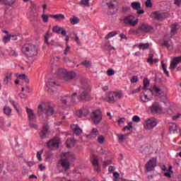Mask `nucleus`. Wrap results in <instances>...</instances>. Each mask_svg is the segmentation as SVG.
I'll return each mask as SVG.
<instances>
[{
    "mask_svg": "<svg viewBox=\"0 0 181 181\" xmlns=\"http://www.w3.org/2000/svg\"><path fill=\"white\" fill-rule=\"evenodd\" d=\"M169 129L171 134H175V132L177 131V125H176V123H170Z\"/></svg>",
    "mask_w": 181,
    "mask_h": 181,
    "instance_id": "obj_26",
    "label": "nucleus"
},
{
    "mask_svg": "<svg viewBox=\"0 0 181 181\" xmlns=\"http://www.w3.org/2000/svg\"><path fill=\"white\" fill-rule=\"evenodd\" d=\"M52 32H54V33H57L58 35H60L61 33L63 36H66L67 35V32H66L63 28L59 27L58 25L53 27Z\"/></svg>",
    "mask_w": 181,
    "mask_h": 181,
    "instance_id": "obj_21",
    "label": "nucleus"
},
{
    "mask_svg": "<svg viewBox=\"0 0 181 181\" xmlns=\"http://www.w3.org/2000/svg\"><path fill=\"white\" fill-rule=\"evenodd\" d=\"M126 136H128V134H117L119 142H122Z\"/></svg>",
    "mask_w": 181,
    "mask_h": 181,
    "instance_id": "obj_42",
    "label": "nucleus"
},
{
    "mask_svg": "<svg viewBox=\"0 0 181 181\" xmlns=\"http://www.w3.org/2000/svg\"><path fill=\"white\" fill-rule=\"evenodd\" d=\"M174 4H175V5L178 6V8H180L181 0H174Z\"/></svg>",
    "mask_w": 181,
    "mask_h": 181,
    "instance_id": "obj_63",
    "label": "nucleus"
},
{
    "mask_svg": "<svg viewBox=\"0 0 181 181\" xmlns=\"http://www.w3.org/2000/svg\"><path fill=\"white\" fill-rule=\"evenodd\" d=\"M55 19H57V21H63L64 19H66V17L64 14H56Z\"/></svg>",
    "mask_w": 181,
    "mask_h": 181,
    "instance_id": "obj_43",
    "label": "nucleus"
},
{
    "mask_svg": "<svg viewBox=\"0 0 181 181\" xmlns=\"http://www.w3.org/2000/svg\"><path fill=\"white\" fill-rule=\"evenodd\" d=\"M111 163H112V161L111 160L103 161V168H107V166H108V165H111Z\"/></svg>",
    "mask_w": 181,
    "mask_h": 181,
    "instance_id": "obj_55",
    "label": "nucleus"
},
{
    "mask_svg": "<svg viewBox=\"0 0 181 181\" xmlns=\"http://www.w3.org/2000/svg\"><path fill=\"white\" fill-rule=\"evenodd\" d=\"M66 48L64 51V56H67V53H69V52H70V46L69 45V43H66Z\"/></svg>",
    "mask_w": 181,
    "mask_h": 181,
    "instance_id": "obj_47",
    "label": "nucleus"
},
{
    "mask_svg": "<svg viewBox=\"0 0 181 181\" xmlns=\"http://www.w3.org/2000/svg\"><path fill=\"white\" fill-rule=\"evenodd\" d=\"M158 163V158L156 157L151 158L145 165L146 168V173H148L149 172H153V170H155L156 166H157Z\"/></svg>",
    "mask_w": 181,
    "mask_h": 181,
    "instance_id": "obj_8",
    "label": "nucleus"
},
{
    "mask_svg": "<svg viewBox=\"0 0 181 181\" xmlns=\"http://www.w3.org/2000/svg\"><path fill=\"white\" fill-rule=\"evenodd\" d=\"M131 6L134 11H137L138 15H142V13H145V11L140 10L141 9V3L139 2H132Z\"/></svg>",
    "mask_w": 181,
    "mask_h": 181,
    "instance_id": "obj_20",
    "label": "nucleus"
},
{
    "mask_svg": "<svg viewBox=\"0 0 181 181\" xmlns=\"http://www.w3.org/2000/svg\"><path fill=\"white\" fill-rule=\"evenodd\" d=\"M152 30H153V28H152V26L146 23H142L137 29L134 30V33L136 35H141V33H149V32H152Z\"/></svg>",
    "mask_w": 181,
    "mask_h": 181,
    "instance_id": "obj_9",
    "label": "nucleus"
},
{
    "mask_svg": "<svg viewBox=\"0 0 181 181\" xmlns=\"http://www.w3.org/2000/svg\"><path fill=\"white\" fill-rule=\"evenodd\" d=\"M80 91L81 94L78 96V100L80 101H90V100H91V95H90L91 89L89 86H83Z\"/></svg>",
    "mask_w": 181,
    "mask_h": 181,
    "instance_id": "obj_3",
    "label": "nucleus"
},
{
    "mask_svg": "<svg viewBox=\"0 0 181 181\" xmlns=\"http://www.w3.org/2000/svg\"><path fill=\"white\" fill-rule=\"evenodd\" d=\"M123 22L125 25H131V26H136L138 25V19L135 20V16L132 15L124 17Z\"/></svg>",
    "mask_w": 181,
    "mask_h": 181,
    "instance_id": "obj_13",
    "label": "nucleus"
},
{
    "mask_svg": "<svg viewBox=\"0 0 181 181\" xmlns=\"http://www.w3.org/2000/svg\"><path fill=\"white\" fill-rule=\"evenodd\" d=\"M118 124L119 125H122V124H125V118L122 117L119 119Z\"/></svg>",
    "mask_w": 181,
    "mask_h": 181,
    "instance_id": "obj_60",
    "label": "nucleus"
},
{
    "mask_svg": "<svg viewBox=\"0 0 181 181\" xmlns=\"http://www.w3.org/2000/svg\"><path fill=\"white\" fill-rule=\"evenodd\" d=\"M29 125H30V128H34V129H37L39 128L37 124H34V123H30Z\"/></svg>",
    "mask_w": 181,
    "mask_h": 181,
    "instance_id": "obj_62",
    "label": "nucleus"
},
{
    "mask_svg": "<svg viewBox=\"0 0 181 181\" xmlns=\"http://www.w3.org/2000/svg\"><path fill=\"white\" fill-rule=\"evenodd\" d=\"M8 54L9 56H13V57H18V53H16V51L13 49H11Z\"/></svg>",
    "mask_w": 181,
    "mask_h": 181,
    "instance_id": "obj_50",
    "label": "nucleus"
},
{
    "mask_svg": "<svg viewBox=\"0 0 181 181\" xmlns=\"http://www.w3.org/2000/svg\"><path fill=\"white\" fill-rule=\"evenodd\" d=\"M4 112L6 115H7V117H9V115H11L12 112V110L11 109V107L6 106L4 107Z\"/></svg>",
    "mask_w": 181,
    "mask_h": 181,
    "instance_id": "obj_36",
    "label": "nucleus"
},
{
    "mask_svg": "<svg viewBox=\"0 0 181 181\" xmlns=\"http://www.w3.org/2000/svg\"><path fill=\"white\" fill-rule=\"evenodd\" d=\"M149 91H151L152 93V91H154V93H156V94H158L159 95H160V88L156 87V86H153L152 89H148Z\"/></svg>",
    "mask_w": 181,
    "mask_h": 181,
    "instance_id": "obj_37",
    "label": "nucleus"
},
{
    "mask_svg": "<svg viewBox=\"0 0 181 181\" xmlns=\"http://www.w3.org/2000/svg\"><path fill=\"white\" fill-rule=\"evenodd\" d=\"M15 2H16V0H1V4L7 6H12Z\"/></svg>",
    "mask_w": 181,
    "mask_h": 181,
    "instance_id": "obj_30",
    "label": "nucleus"
},
{
    "mask_svg": "<svg viewBox=\"0 0 181 181\" xmlns=\"http://www.w3.org/2000/svg\"><path fill=\"white\" fill-rule=\"evenodd\" d=\"M91 162L93 166L94 167L95 172L100 173V172H101V165H100V160L98 159V157L93 155L92 156Z\"/></svg>",
    "mask_w": 181,
    "mask_h": 181,
    "instance_id": "obj_14",
    "label": "nucleus"
},
{
    "mask_svg": "<svg viewBox=\"0 0 181 181\" xmlns=\"http://www.w3.org/2000/svg\"><path fill=\"white\" fill-rule=\"evenodd\" d=\"M81 5H84L85 6H90V0H81Z\"/></svg>",
    "mask_w": 181,
    "mask_h": 181,
    "instance_id": "obj_52",
    "label": "nucleus"
},
{
    "mask_svg": "<svg viewBox=\"0 0 181 181\" xmlns=\"http://www.w3.org/2000/svg\"><path fill=\"white\" fill-rule=\"evenodd\" d=\"M131 83H138L139 80H138V76H132V78L130 79Z\"/></svg>",
    "mask_w": 181,
    "mask_h": 181,
    "instance_id": "obj_57",
    "label": "nucleus"
},
{
    "mask_svg": "<svg viewBox=\"0 0 181 181\" xmlns=\"http://www.w3.org/2000/svg\"><path fill=\"white\" fill-rule=\"evenodd\" d=\"M132 121L133 122H141V117H139L138 115H134L132 117Z\"/></svg>",
    "mask_w": 181,
    "mask_h": 181,
    "instance_id": "obj_49",
    "label": "nucleus"
},
{
    "mask_svg": "<svg viewBox=\"0 0 181 181\" xmlns=\"http://www.w3.org/2000/svg\"><path fill=\"white\" fill-rule=\"evenodd\" d=\"M77 96V93H74L71 95L64 96L59 99V101L62 104H65L66 105H73L74 103H76V97Z\"/></svg>",
    "mask_w": 181,
    "mask_h": 181,
    "instance_id": "obj_7",
    "label": "nucleus"
},
{
    "mask_svg": "<svg viewBox=\"0 0 181 181\" xmlns=\"http://www.w3.org/2000/svg\"><path fill=\"white\" fill-rule=\"evenodd\" d=\"M139 48L141 50L142 49V50H146V49H149V43H140L139 45Z\"/></svg>",
    "mask_w": 181,
    "mask_h": 181,
    "instance_id": "obj_35",
    "label": "nucleus"
},
{
    "mask_svg": "<svg viewBox=\"0 0 181 181\" xmlns=\"http://www.w3.org/2000/svg\"><path fill=\"white\" fill-rule=\"evenodd\" d=\"M150 110L151 111L152 114H162L163 112L162 106H160L158 102L153 103L151 107H150Z\"/></svg>",
    "mask_w": 181,
    "mask_h": 181,
    "instance_id": "obj_15",
    "label": "nucleus"
},
{
    "mask_svg": "<svg viewBox=\"0 0 181 181\" xmlns=\"http://www.w3.org/2000/svg\"><path fill=\"white\" fill-rule=\"evenodd\" d=\"M105 141V137H104V136L100 135L98 136V142L99 144H104Z\"/></svg>",
    "mask_w": 181,
    "mask_h": 181,
    "instance_id": "obj_46",
    "label": "nucleus"
},
{
    "mask_svg": "<svg viewBox=\"0 0 181 181\" xmlns=\"http://www.w3.org/2000/svg\"><path fill=\"white\" fill-rule=\"evenodd\" d=\"M66 145L68 148H71L76 145V140L74 139H68L66 141Z\"/></svg>",
    "mask_w": 181,
    "mask_h": 181,
    "instance_id": "obj_27",
    "label": "nucleus"
},
{
    "mask_svg": "<svg viewBox=\"0 0 181 181\" xmlns=\"http://www.w3.org/2000/svg\"><path fill=\"white\" fill-rule=\"evenodd\" d=\"M52 37V33H50V30L46 33L45 36V43H46L49 46V39Z\"/></svg>",
    "mask_w": 181,
    "mask_h": 181,
    "instance_id": "obj_31",
    "label": "nucleus"
},
{
    "mask_svg": "<svg viewBox=\"0 0 181 181\" xmlns=\"http://www.w3.org/2000/svg\"><path fill=\"white\" fill-rule=\"evenodd\" d=\"M57 169L61 173L67 172L70 169V162L66 158H62L57 162Z\"/></svg>",
    "mask_w": 181,
    "mask_h": 181,
    "instance_id": "obj_4",
    "label": "nucleus"
},
{
    "mask_svg": "<svg viewBox=\"0 0 181 181\" xmlns=\"http://www.w3.org/2000/svg\"><path fill=\"white\" fill-rule=\"evenodd\" d=\"M115 74V71L112 69H109L107 70V76H114Z\"/></svg>",
    "mask_w": 181,
    "mask_h": 181,
    "instance_id": "obj_56",
    "label": "nucleus"
},
{
    "mask_svg": "<svg viewBox=\"0 0 181 181\" xmlns=\"http://www.w3.org/2000/svg\"><path fill=\"white\" fill-rule=\"evenodd\" d=\"M158 125V119L154 117L147 118L144 120V128L146 131H151Z\"/></svg>",
    "mask_w": 181,
    "mask_h": 181,
    "instance_id": "obj_6",
    "label": "nucleus"
},
{
    "mask_svg": "<svg viewBox=\"0 0 181 181\" xmlns=\"http://www.w3.org/2000/svg\"><path fill=\"white\" fill-rule=\"evenodd\" d=\"M60 145V139L55 137L51 140H49L47 143V148H49L51 151L53 149H57Z\"/></svg>",
    "mask_w": 181,
    "mask_h": 181,
    "instance_id": "obj_12",
    "label": "nucleus"
},
{
    "mask_svg": "<svg viewBox=\"0 0 181 181\" xmlns=\"http://www.w3.org/2000/svg\"><path fill=\"white\" fill-rule=\"evenodd\" d=\"M42 153H43V151H38L37 153V158L38 160H40V162L42 160Z\"/></svg>",
    "mask_w": 181,
    "mask_h": 181,
    "instance_id": "obj_58",
    "label": "nucleus"
},
{
    "mask_svg": "<svg viewBox=\"0 0 181 181\" xmlns=\"http://www.w3.org/2000/svg\"><path fill=\"white\" fill-rule=\"evenodd\" d=\"M25 110L29 121H30V122L36 121V115L35 114V111H33L32 109H30L28 107H25Z\"/></svg>",
    "mask_w": 181,
    "mask_h": 181,
    "instance_id": "obj_19",
    "label": "nucleus"
},
{
    "mask_svg": "<svg viewBox=\"0 0 181 181\" xmlns=\"http://www.w3.org/2000/svg\"><path fill=\"white\" fill-rule=\"evenodd\" d=\"M61 157L68 160V162H74L76 160V156L71 152L62 153Z\"/></svg>",
    "mask_w": 181,
    "mask_h": 181,
    "instance_id": "obj_18",
    "label": "nucleus"
},
{
    "mask_svg": "<svg viewBox=\"0 0 181 181\" xmlns=\"http://www.w3.org/2000/svg\"><path fill=\"white\" fill-rule=\"evenodd\" d=\"M71 128L75 135H81L83 132V130L77 124H72Z\"/></svg>",
    "mask_w": 181,
    "mask_h": 181,
    "instance_id": "obj_25",
    "label": "nucleus"
},
{
    "mask_svg": "<svg viewBox=\"0 0 181 181\" xmlns=\"http://www.w3.org/2000/svg\"><path fill=\"white\" fill-rule=\"evenodd\" d=\"M107 5L109 9H114L115 6H118V2L116 0H113L109 3H107Z\"/></svg>",
    "mask_w": 181,
    "mask_h": 181,
    "instance_id": "obj_28",
    "label": "nucleus"
},
{
    "mask_svg": "<svg viewBox=\"0 0 181 181\" xmlns=\"http://www.w3.org/2000/svg\"><path fill=\"white\" fill-rule=\"evenodd\" d=\"M19 78L20 80H23L25 83H29V78H28V76L25 74L20 75Z\"/></svg>",
    "mask_w": 181,
    "mask_h": 181,
    "instance_id": "obj_40",
    "label": "nucleus"
},
{
    "mask_svg": "<svg viewBox=\"0 0 181 181\" xmlns=\"http://www.w3.org/2000/svg\"><path fill=\"white\" fill-rule=\"evenodd\" d=\"M41 18L44 23H47V22H49V16L47 14H42Z\"/></svg>",
    "mask_w": 181,
    "mask_h": 181,
    "instance_id": "obj_41",
    "label": "nucleus"
},
{
    "mask_svg": "<svg viewBox=\"0 0 181 181\" xmlns=\"http://www.w3.org/2000/svg\"><path fill=\"white\" fill-rule=\"evenodd\" d=\"M11 35L8 34L7 35H5L3 38V40L4 43H8V42H11Z\"/></svg>",
    "mask_w": 181,
    "mask_h": 181,
    "instance_id": "obj_45",
    "label": "nucleus"
},
{
    "mask_svg": "<svg viewBox=\"0 0 181 181\" xmlns=\"http://www.w3.org/2000/svg\"><path fill=\"white\" fill-rule=\"evenodd\" d=\"M140 98L143 103H148V101H151V99L148 97V95L145 93H142Z\"/></svg>",
    "mask_w": 181,
    "mask_h": 181,
    "instance_id": "obj_32",
    "label": "nucleus"
},
{
    "mask_svg": "<svg viewBox=\"0 0 181 181\" xmlns=\"http://www.w3.org/2000/svg\"><path fill=\"white\" fill-rule=\"evenodd\" d=\"M10 79H11V74H10V76H6V78H4V84H8V83H9Z\"/></svg>",
    "mask_w": 181,
    "mask_h": 181,
    "instance_id": "obj_64",
    "label": "nucleus"
},
{
    "mask_svg": "<svg viewBox=\"0 0 181 181\" xmlns=\"http://www.w3.org/2000/svg\"><path fill=\"white\" fill-rule=\"evenodd\" d=\"M116 35H118V32H117V31H112V32L109 33L105 37V39H106L107 40H108V39H111V37H114V36H115Z\"/></svg>",
    "mask_w": 181,
    "mask_h": 181,
    "instance_id": "obj_33",
    "label": "nucleus"
},
{
    "mask_svg": "<svg viewBox=\"0 0 181 181\" xmlns=\"http://www.w3.org/2000/svg\"><path fill=\"white\" fill-rule=\"evenodd\" d=\"M71 25H77V23H78V22H80V19H78V18L74 16L72 18H71L69 19Z\"/></svg>",
    "mask_w": 181,
    "mask_h": 181,
    "instance_id": "obj_34",
    "label": "nucleus"
},
{
    "mask_svg": "<svg viewBox=\"0 0 181 181\" xmlns=\"http://www.w3.org/2000/svg\"><path fill=\"white\" fill-rule=\"evenodd\" d=\"M122 97V94L118 92H110L108 94V100L111 104L117 103L118 100H120Z\"/></svg>",
    "mask_w": 181,
    "mask_h": 181,
    "instance_id": "obj_11",
    "label": "nucleus"
},
{
    "mask_svg": "<svg viewBox=\"0 0 181 181\" xmlns=\"http://www.w3.org/2000/svg\"><path fill=\"white\" fill-rule=\"evenodd\" d=\"M153 6V4H152L151 0H146V8H152Z\"/></svg>",
    "mask_w": 181,
    "mask_h": 181,
    "instance_id": "obj_51",
    "label": "nucleus"
},
{
    "mask_svg": "<svg viewBox=\"0 0 181 181\" xmlns=\"http://www.w3.org/2000/svg\"><path fill=\"white\" fill-rule=\"evenodd\" d=\"M0 127L1 128L5 127V121L4 120V117H0Z\"/></svg>",
    "mask_w": 181,
    "mask_h": 181,
    "instance_id": "obj_61",
    "label": "nucleus"
},
{
    "mask_svg": "<svg viewBox=\"0 0 181 181\" xmlns=\"http://www.w3.org/2000/svg\"><path fill=\"white\" fill-rule=\"evenodd\" d=\"M90 114V112L88 111V109L87 108H82L79 111L76 112V115L79 118H83L84 117H87Z\"/></svg>",
    "mask_w": 181,
    "mask_h": 181,
    "instance_id": "obj_22",
    "label": "nucleus"
},
{
    "mask_svg": "<svg viewBox=\"0 0 181 181\" xmlns=\"http://www.w3.org/2000/svg\"><path fill=\"white\" fill-rule=\"evenodd\" d=\"M114 170H115V167L112 165L109 166V168H108L109 173H113Z\"/></svg>",
    "mask_w": 181,
    "mask_h": 181,
    "instance_id": "obj_59",
    "label": "nucleus"
},
{
    "mask_svg": "<svg viewBox=\"0 0 181 181\" xmlns=\"http://www.w3.org/2000/svg\"><path fill=\"white\" fill-rule=\"evenodd\" d=\"M180 29V25L177 24V23H173L171 25V30H170V35L171 36H175L176 33H177V30Z\"/></svg>",
    "mask_w": 181,
    "mask_h": 181,
    "instance_id": "obj_23",
    "label": "nucleus"
},
{
    "mask_svg": "<svg viewBox=\"0 0 181 181\" xmlns=\"http://www.w3.org/2000/svg\"><path fill=\"white\" fill-rule=\"evenodd\" d=\"M161 46H164L165 47H167V49H169V47H170V44H169V41L164 40L163 43L161 44Z\"/></svg>",
    "mask_w": 181,
    "mask_h": 181,
    "instance_id": "obj_53",
    "label": "nucleus"
},
{
    "mask_svg": "<svg viewBox=\"0 0 181 181\" xmlns=\"http://www.w3.org/2000/svg\"><path fill=\"white\" fill-rule=\"evenodd\" d=\"M143 84H144V88H148V87H149V84H151V81H149L148 78H146L143 81Z\"/></svg>",
    "mask_w": 181,
    "mask_h": 181,
    "instance_id": "obj_38",
    "label": "nucleus"
},
{
    "mask_svg": "<svg viewBox=\"0 0 181 181\" xmlns=\"http://www.w3.org/2000/svg\"><path fill=\"white\" fill-rule=\"evenodd\" d=\"M147 63L150 64H153V54H149L148 58L147 59Z\"/></svg>",
    "mask_w": 181,
    "mask_h": 181,
    "instance_id": "obj_44",
    "label": "nucleus"
},
{
    "mask_svg": "<svg viewBox=\"0 0 181 181\" xmlns=\"http://www.w3.org/2000/svg\"><path fill=\"white\" fill-rule=\"evenodd\" d=\"M58 76L63 77L66 81H70L76 78V74L75 72H67L65 69H61L58 70Z\"/></svg>",
    "mask_w": 181,
    "mask_h": 181,
    "instance_id": "obj_5",
    "label": "nucleus"
},
{
    "mask_svg": "<svg viewBox=\"0 0 181 181\" xmlns=\"http://www.w3.org/2000/svg\"><path fill=\"white\" fill-rule=\"evenodd\" d=\"M97 134H98V130L97 129H93L92 132L88 136L90 139H94L97 138Z\"/></svg>",
    "mask_w": 181,
    "mask_h": 181,
    "instance_id": "obj_29",
    "label": "nucleus"
},
{
    "mask_svg": "<svg viewBox=\"0 0 181 181\" xmlns=\"http://www.w3.org/2000/svg\"><path fill=\"white\" fill-rule=\"evenodd\" d=\"M167 16H168V13H159V12L154 13V18L155 19H158V21H163V19H165Z\"/></svg>",
    "mask_w": 181,
    "mask_h": 181,
    "instance_id": "obj_24",
    "label": "nucleus"
},
{
    "mask_svg": "<svg viewBox=\"0 0 181 181\" xmlns=\"http://www.w3.org/2000/svg\"><path fill=\"white\" fill-rule=\"evenodd\" d=\"M113 181H118L119 179V173L118 172L113 173Z\"/></svg>",
    "mask_w": 181,
    "mask_h": 181,
    "instance_id": "obj_48",
    "label": "nucleus"
},
{
    "mask_svg": "<svg viewBox=\"0 0 181 181\" xmlns=\"http://www.w3.org/2000/svg\"><path fill=\"white\" fill-rule=\"evenodd\" d=\"M131 11V8L128 6H124L122 8V12L123 13H127V12H129Z\"/></svg>",
    "mask_w": 181,
    "mask_h": 181,
    "instance_id": "obj_54",
    "label": "nucleus"
},
{
    "mask_svg": "<svg viewBox=\"0 0 181 181\" xmlns=\"http://www.w3.org/2000/svg\"><path fill=\"white\" fill-rule=\"evenodd\" d=\"M81 64L82 66H85V67H87V68L91 67V62H90V61L85 60V61L81 62Z\"/></svg>",
    "mask_w": 181,
    "mask_h": 181,
    "instance_id": "obj_39",
    "label": "nucleus"
},
{
    "mask_svg": "<svg viewBox=\"0 0 181 181\" xmlns=\"http://www.w3.org/2000/svg\"><path fill=\"white\" fill-rule=\"evenodd\" d=\"M22 53L26 56V57H35L37 56V47L35 45L25 44L22 47Z\"/></svg>",
    "mask_w": 181,
    "mask_h": 181,
    "instance_id": "obj_2",
    "label": "nucleus"
},
{
    "mask_svg": "<svg viewBox=\"0 0 181 181\" xmlns=\"http://www.w3.org/2000/svg\"><path fill=\"white\" fill-rule=\"evenodd\" d=\"M46 86L48 88V93L49 94H57V90L54 88L57 86V83L54 79H49L46 83Z\"/></svg>",
    "mask_w": 181,
    "mask_h": 181,
    "instance_id": "obj_10",
    "label": "nucleus"
},
{
    "mask_svg": "<svg viewBox=\"0 0 181 181\" xmlns=\"http://www.w3.org/2000/svg\"><path fill=\"white\" fill-rule=\"evenodd\" d=\"M37 112L38 115L45 113L46 117H52L54 115V109L50 105L49 103H47L39 105Z\"/></svg>",
    "mask_w": 181,
    "mask_h": 181,
    "instance_id": "obj_1",
    "label": "nucleus"
},
{
    "mask_svg": "<svg viewBox=\"0 0 181 181\" xmlns=\"http://www.w3.org/2000/svg\"><path fill=\"white\" fill-rule=\"evenodd\" d=\"M49 134L50 133L49 132V124H47V123H45L44 124L42 129L40 133V136L42 139H45L46 138H49Z\"/></svg>",
    "mask_w": 181,
    "mask_h": 181,
    "instance_id": "obj_17",
    "label": "nucleus"
},
{
    "mask_svg": "<svg viewBox=\"0 0 181 181\" xmlns=\"http://www.w3.org/2000/svg\"><path fill=\"white\" fill-rule=\"evenodd\" d=\"M90 117L94 124H100L103 119V117L101 116V111L100 110H95L93 112Z\"/></svg>",
    "mask_w": 181,
    "mask_h": 181,
    "instance_id": "obj_16",
    "label": "nucleus"
}]
</instances>
